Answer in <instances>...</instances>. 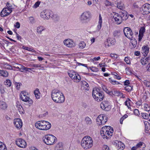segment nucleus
Returning a JSON list of instances; mask_svg holds the SVG:
<instances>
[{"mask_svg": "<svg viewBox=\"0 0 150 150\" xmlns=\"http://www.w3.org/2000/svg\"><path fill=\"white\" fill-rule=\"evenodd\" d=\"M99 18L98 23L97 26L98 30H99L100 29L102 26V20L100 14H99Z\"/></svg>", "mask_w": 150, "mask_h": 150, "instance_id": "23", "label": "nucleus"}, {"mask_svg": "<svg viewBox=\"0 0 150 150\" xmlns=\"http://www.w3.org/2000/svg\"><path fill=\"white\" fill-rule=\"evenodd\" d=\"M121 13L122 14H120V16L122 20L125 21L128 18L127 12L125 11H123L121 12Z\"/></svg>", "mask_w": 150, "mask_h": 150, "instance_id": "20", "label": "nucleus"}, {"mask_svg": "<svg viewBox=\"0 0 150 150\" xmlns=\"http://www.w3.org/2000/svg\"><path fill=\"white\" fill-rule=\"evenodd\" d=\"M144 84L147 87H150V82L144 80Z\"/></svg>", "mask_w": 150, "mask_h": 150, "instance_id": "48", "label": "nucleus"}, {"mask_svg": "<svg viewBox=\"0 0 150 150\" xmlns=\"http://www.w3.org/2000/svg\"><path fill=\"white\" fill-rule=\"evenodd\" d=\"M142 10L144 14H148L150 13V4L146 3L143 5Z\"/></svg>", "mask_w": 150, "mask_h": 150, "instance_id": "13", "label": "nucleus"}, {"mask_svg": "<svg viewBox=\"0 0 150 150\" xmlns=\"http://www.w3.org/2000/svg\"><path fill=\"white\" fill-rule=\"evenodd\" d=\"M40 3V1H38L36 2L33 6L35 8H37L38 6H39Z\"/></svg>", "mask_w": 150, "mask_h": 150, "instance_id": "55", "label": "nucleus"}, {"mask_svg": "<svg viewBox=\"0 0 150 150\" xmlns=\"http://www.w3.org/2000/svg\"><path fill=\"white\" fill-rule=\"evenodd\" d=\"M140 2H138L134 4L133 6L135 8H139L138 5L139 4Z\"/></svg>", "mask_w": 150, "mask_h": 150, "instance_id": "58", "label": "nucleus"}, {"mask_svg": "<svg viewBox=\"0 0 150 150\" xmlns=\"http://www.w3.org/2000/svg\"><path fill=\"white\" fill-rule=\"evenodd\" d=\"M29 20L30 22L32 23H34V19L33 17H31L29 18Z\"/></svg>", "mask_w": 150, "mask_h": 150, "instance_id": "61", "label": "nucleus"}, {"mask_svg": "<svg viewBox=\"0 0 150 150\" xmlns=\"http://www.w3.org/2000/svg\"><path fill=\"white\" fill-rule=\"evenodd\" d=\"M14 124L16 127L20 129L22 126V120L20 119H16L14 120Z\"/></svg>", "mask_w": 150, "mask_h": 150, "instance_id": "16", "label": "nucleus"}, {"mask_svg": "<svg viewBox=\"0 0 150 150\" xmlns=\"http://www.w3.org/2000/svg\"><path fill=\"white\" fill-rule=\"evenodd\" d=\"M0 150H7L5 144L1 142H0Z\"/></svg>", "mask_w": 150, "mask_h": 150, "instance_id": "34", "label": "nucleus"}, {"mask_svg": "<svg viewBox=\"0 0 150 150\" xmlns=\"http://www.w3.org/2000/svg\"><path fill=\"white\" fill-rule=\"evenodd\" d=\"M16 144L19 147L25 148L26 146V143L25 141L22 139H16Z\"/></svg>", "mask_w": 150, "mask_h": 150, "instance_id": "12", "label": "nucleus"}, {"mask_svg": "<svg viewBox=\"0 0 150 150\" xmlns=\"http://www.w3.org/2000/svg\"><path fill=\"white\" fill-rule=\"evenodd\" d=\"M4 84L7 86L9 87L11 85V82L10 80L7 79L6 81L4 82Z\"/></svg>", "mask_w": 150, "mask_h": 150, "instance_id": "40", "label": "nucleus"}, {"mask_svg": "<svg viewBox=\"0 0 150 150\" xmlns=\"http://www.w3.org/2000/svg\"><path fill=\"white\" fill-rule=\"evenodd\" d=\"M146 69L147 71L150 72V62L146 66Z\"/></svg>", "mask_w": 150, "mask_h": 150, "instance_id": "62", "label": "nucleus"}, {"mask_svg": "<svg viewBox=\"0 0 150 150\" xmlns=\"http://www.w3.org/2000/svg\"><path fill=\"white\" fill-rule=\"evenodd\" d=\"M44 137L43 141L45 144L48 145H52L57 141L56 137L52 134L46 135Z\"/></svg>", "mask_w": 150, "mask_h": 150, "instance_id": "6", "label": "nucleus"}, {"mask_svg": "<svg viewBox=\"0 0 150 150\" xmlns=\"http://www.w3.org/2000/svg\"><path fill=\"white\" fill-rule=\"evenodd\" d=\"M129 101H131L129 99V98H127V99L125 101V105L127 106L129 109L130 108V107H129L130 104V103L129 102Z\"/></svg>", "mask_w": 150, "mask_h": 150, "instance_id": "46", "label": "nucleus"}, {"mask_svg": "<svg viewBox=\"0 0 150 150\" xmlns=\"http://www.w3.org/2000/svg\"><path fill=\"white\" fill-rule=\"evenodd\" d=\"M108 94L110 95H113L114 96H121L122 95L123 96V93H121L119 91H110L109 92H108Z\"/></svg>", "mask_w": 150, "mask_h": 150, "instance_id": "17", "label": "nucleus"}, {"mask_svg": "<svg viewBox=\"0 0 150 150\" xmlns=\"http://www.w3.org/2000/svg\"><path fill=\"white\" fill-rule=\"evenodd\" d=\"M142 53H144L145 54V55H147V54L149 53V47L146 45L144 46L142 48Z\"/></svg>", "mask_w": 150, "mask_h": 150, "instance_id": "21", "label": "nucleus"}, {"mask_svg": "<svg viewBox=\"0 0 150 150\" xmlns=\"http://www.w3.org/2000/svg\"><path fill=\"white\" fill-rule=\"evenodd\" d=\"M103 150H109V147L106 145H104L103 146Z\"/></svg>", "mask_w": 150, "mask_h": 150, "instance_id": "60", "label": "nucleus"}, {"mask_svg": "<svg viewBox=\"0 0 150 150\" xmlns=\"http://www.w3.org/2000/svg\"><path fill=\"white\" fill-rule=\"evenodd\" d=\"M117 142V143H116V144H117V149L118 150L119 149L120 150H123L125 147L124 144L121 141H118Z\"/></svg>", "mask_w": 150, "mask_h": 150, "instance_id": "18", "label": "nucleus"}, {"mask_svg": "<svg viewBox=\"0 0 150 150\" xmlns=\"http://www.w3.org/2000/svg\"><path fill=\"white\" fill-rule=\"evenodd\" d=\"M110 56L112 58L114 59H116L117 57V55L115 54L111 53L110 54Z\"/></svg>", "mask_w": 150, "mask_h": 150, "instance_id": "50", "label": "nucleus"}, {"mask_svg": "<svg viewBox=\"0 0 150 150\" xmlns=\"http://www.w3.org/2000/svg\"><path fill=\"white\" fill-rule=\"evenodd\" d=\"M144 109L146 111H150V106L149 105L145 103L143 105Z\"/></svg>", "mask_w": 150, "mask_h": 150, "instance_id": "30", "label": "nucleus"}, {"mask_svg": "<svg viewBox=\"0 0 150 150\" xmlns=\"http://www.w3.org/2000/svg\"><path fill=\"white\" fill-rule=\"evenodd\" d=\"M92 94L95 100L98 102L102 101L104 97L103 92L101 91L99 88H93Z\"/></svg>", "mask_w": 150, "mask_h": 150, "instance_id": "4", "label": "nucleus"}, {"mask_svg": "<svg viewBox=\"0 0 150 150\" xmlns=\"http://www.w3.org/2000/svg\"><path fill=\"white\" fill-rule=\"evenodd\" d=\"M64 43L65 45L68 47H72L75 45L74 42L70 39H66L64 41Z\"/></svg>", "mask_w": 150, "mask_h": 150, "instance_id": "14", "label": "nucleus"}, {"mask_svg": "<svg viewBox=\"0 0 150 150\" xmlns=\"http://www.w3.org/2000/svg\"><path fill=\"white\" fill-rule=\"evenodd\" d=\"M45 29L42 26H40L37 28V32L40 33V34Z\"/></svg>", "mask_w": 150, "mask_h": 150, "instance_id": "39", "label": "nucleus"}, {"mask_svg": "<svg viewBox=\"0 0 150 150\" xmlns=\"http://www.w3.org/2000/svg\"><path fill=\"white\" fill-rule=\"evenodd\" d=\"M105 4L106 6L112 5L111 3L107 0H105Z\"/></svg>", "mask_w": 150, "mask_h": 150, "instance_id": "54", "label": "nucleus"}, {"mask_svg": "<svg viewBox=\"0 0 150 150\" xmlns=\"http://www.w3.org/2000/svg\"><path fill=\"white\" fill-rule=\"evenodd\" d=\"M145 32V28L144 27H141V29H140L139 31V34H143V33Z\"/></svg>", "mask_w": 150, "mask_h": 150, "instance_id": "51", "label": "nucleus"}, {"mask_svg": "<svg viewBox=\"0 0 150 150\" xmlns=\"http://www.w3.org/2000/svg\"><path fill=\"white\" fill-rule=\"evenodd\" d=\"M110 40L107 39V41L105 42L104 43V46H105V47L109 46H110V45H109V43Z\"/></svg>", "mask_w": 150, "mask_h": 150, "instance_id": "52", "label": "nucleus"}, {"mask_svg": "<svg viewBox=\"0 0 150 150\" xmlns=\"http://www.w3.org/2000/svg\"><path fill=\"white\" fill-rule=\"evenodd\" d=\"M81 145L82 147L85 149L91 148L93 145L92 138L88 136L84 137L81 140Z\"/></svg>", "mask_w": 150, "mask_h": 150, "instance_id": "3", "label": "nucleus"}, {"mask_svg": "<svg viewBox=\"0 0 150 150\" xmlns=\"http://www.w3.org/2000/svg\"><path fill=\"white\" fill-rule=\"evenodd\" d=\"M143 144V142H140L139 143L137 144L136 146L137 148H140L142 145Z\"/></svg>", "mask_w": 150, "mask_h": 150, "instance_id": "59", "label": "nucleus"}, {"mask_svg": "<svg viewBox=\"0 0 150 150\" xmlns=\"http://www.w3.org/2000/svg\"><path fill=\"white\" fill-rule=\"evenodd\" d=\"M149 57H147L145 58H144L141 59V62L142 65H145L149 62Z\"/></svg>", "mask_w": 150, "mask_h": 150, "instance_id": "24", "label": "nucleus"}, {"mask_svg": "<svg viewBox=\"0 0 150 150\" xmlns=\"http://www.w3.org/2000/svg\"><path fill=\"white\" fill-rule=\"evenodd\" d=\"M45 12L46 10L44 11L41 12L40 14L41 17L44 19H48V16L47 17V16H46V14H47V13Z\"/></svg>", "mask_w": 150, "mask_h": 150, "instance_id": "28", "label": "nucleus"}, {"mask_svg": "<svg viewBox=\"0 0 150 150\" xmlns=\"http://www.w3.org/2000/svg\"><path fill=\"white\" fill-rule=\"evenodd\" d=\"M125 62L127 64H129L130 63V61L129 59H128V58L127 57H126L125 58Z\"/></svg>", "mask_w": 150, "mask_h": 150, "instance_id": "63", "label": "nucleus"}, {"mask_svg": "<svg viewBox=\"0 0 150 150\" xmlns=\"http://www.w3.org/2000/svg\"><path fill=\"white\" fill-rule=\"evenodd\" d=\"M124 5L121 1L118 2L117 7L120 9H122L123 8Z\"/></svg>", "mask_w": 150, "mask_h": 150, "instance_id": "35", "label": "nucleus"}, {"mask_svg": "<svg viewBox=\"0 0 150 150\" xmlns=\"http://www.w3.org/2000/svg\"><path fill=\"white\" fill-rule=\"evenodd\" d=\"M131 40V43L133 46V48H135L137 44V41L136 39L133 38L132 39H130Z\"/></svg>", "mask_w": 150, "mask_h": 150, "instance_id": "31", "label": "nucleus"}, {"mask_svg": "<svg viewBox=\"0 0 150 150\" xmlns=\"http://www.w3.org/2000/svg\"><path fill=\"white\" fill-rule=\"evenodd\" d=\"M16 107L18 110L20 114H22L24 113L23 112L24 111L21 105L17 104L16 105Z\"/></svg>", "mask_w": 150, "mask_h": 150, "instance_id": "25", "label": "nucleus"}, {"mask_svg": "<svg viewBox=\"0 0 150 150\" xmlns=\"http://www.w3.org/2000/svg\"><path fill=\"white\" fill-rule=\"evenodd\" d=\"M144 124L145 129L148 130V129H149L150 128L149 123L147 122H144Z\"/></svg>", "mask_w": 150, "mask_h": 150, "instance_id": "41", "label": "nucleus"}, {"mask_svg": "<svg viewBox=\"0 0 150 150\" xmlns=\"http://www.w3.org/2000/svg\"><path fill=\"white\" fill-rule=\"evenodd\" d=\"M68 75L72 79H74V77L78 76V74L73 71H71L68 73Z\"/></svg>", "mask_w": 150, "mask_h": 150, "instance_id": "22", "label": "nucleus"}, {"mask_svg": "<svg viewBox=\"0 0 150 150\" xmlns=\"http://www.w3.org/2000/svg\"><path fill=\"white\" fill-rule=\"evenodd\" d=\"M86 45V44L83 41L81 42L79 44V47L81 49L84 48Z\"/></svg>", "mask_w": 150, "mask_h": 150, "instance_id": "37", "label": "nucleus"}, {"mask_svg": "<svg viewBox=\"0 0 150 150\" xmlns=\"http://www.w3.org/2000/svg\"><path fill=\"white\" fill-rule=\"evenodd\" d=\"M12 12L11 8H5L1 12L0 15L2 17H6L9 15Z\"/></svg>", "mask_w": 150, "mask_h": 150, "instance_id": "11", "label": "nucleus"}, {"mask_svg": "<svg viewBox=\"0 0 150 150\" xmlns=\"http://www.w3.org/2000/svg\"><path fill=\"white\" fill-rule=\"evenodd\" d=\"M125 89L126 91L129 92L132 89V87L129 86H127L125 87Z\"/></svg>", "mask_w": 150, "mask_h": 150, "instance_id": "47", "label": "nucleus"}, {"mask_svg": "<svg viewBox=\"0 0 150 150\" xmlns=\"http://www.w3.org/2000/svg\"><path fill=\"white\" fill-rule=\"evenodd\" d=\"M31 66L32 67H39L42 68H43V67L42 66L41 64H33Z\"/></svg>", "mask_w": 150, "mask_h": 150, "instance_id": "45", "label": "nucleus"}, {"mask_svg": "<svg viewBox=\"0 0 150 150\" xmlns=\"http://www.w3.org/2000/svg\"><path fill=\"white\" fill-rule=\"evenodd\" d=\"M108 102L104 101L101 103L100 104L101 108L103 110L105 109L109 105Z\"/></svg>", "mask_w": 150, "mask_h": 150, "instance_id": "19", "label": "nucleus"}, {"mask_svg": "<svg viewBox=\"0 0 150 150\" xmlns=\"http://www.w3.org/2000/svg\"><path fill=\"white\" fill-rule=\"evenodd\" d=\"M28 93L24 91L22 92L21 93V98L23 101L28 102L29 104H31L33 103V101L31 99L29 98Z\"/></svg>", "mask_w": 150, "mask_h": 150, "instance_id": "7", "label": "nucleus"}, {"mask_svg": "<svg viewBox=\"0 0 150 150\" xmlns=\"http://www.w3.org/2000/svg\"><path fill=\"white\" fill-rule=\"evenodd\" d=\"M113 130L112 127L110 126L103 127L100 131V134L103 138L109 139L112 135Z\"/></svg>", "mask_w": 150, "mask_h": 150, "instance_id": "2", "label": "nucleus"}, {"mask_svg": "<svg viewBox=\"0 0 150 150\" xmlns=\"http://www.w3.org/2000/svg\"><path fill=\"white\" fill-rule=\"evenodd\" d=\"M85 121L86 124L87 125H91L92 124V120L88 117H87L85 118Z\"/></svg>", "mask_w": 150, "mask_h": 150, "instance_id": "26", "label": "nucleus"}, {"mask_svg": "<svg viewBox=\"0 0 150 150\" xmlns=\"http://www.w3.org/2000/svg\"><path fill=\"white\" fill-rule=\"evenodd\" d=\"M123 31L125 36L130 39H132L133 38V33L131 28L128 27L124 28Z\"/></svg>", "mask_w": 150, "mask_h": 150, "instance_id": "9", "label": "nucleus"}, {"mask_svg": "<svg viewBox=\"0 0 150 150\" xmlns=\"http://www.w3.org/2000/svg\"><path fill=\"white\" fill-rule=\"evenodd\" d=\"M120 32L118 30L115 31L113 33V35L114 37L118 36L119 35Z\"/></svg>", "mask_w": 150, "mask_h": 150, "instance_id": "49", "label": "nucleus"}, {"mask_svg": "<svg viewBox=\"0 0 150 150\" xmlns=\"http://www.w3.org/2000/svg\"><path fill=\"white\" fill-rule=\"evenodd\" d=\"M91 13L89 12L86 11L83 13L80 17V20L82 22H86L91 18Z\"/></svg>", "mask_w": 150, "mask_h": 150, "instance_id": "10", "label": "nucleus"}, {"mask_svg": "<svg viewBox=\"0 0 150 150\" xmlns=\"http://www.w3.org/2000/svg\"><path fill=\"white\" fill-rule=\"evenodd\" d=\"M109 81L112 84L115 85V84H120V83L118 81H116L115 80H112L111 78H110L109 79Z\"/></svg>", "mask_w": 150, "mask_h": 150, "instance_id": "38", "label": "nucleus"}, {"mask_svg": "<svg viewBox=\"0 0 150 150\" xmlns=\"http://www.w3.org/2000/svg\"><path fill=\"white\" fill-rule=\"evenodd\" d=\"M17 66H18V67H17L18 69H19V70L21 72H23V71L25 70L26 69V67L20 64H18Z\"/></svg>", "mask_w": 150, "mask_h": 150, "instance_id": "32", "label": "nucleus"}, {"mask_svg": "<svg viewBox=\"0 0 150 150\" xmlns=\"http://www.w3.org/2000/svg\"><path fill=\"white\" fill-rule=\"evenodd\" d=\"M0 75L4 77H6L8 75V73L6 71L0 70Z\"/></svg>", "mask_w": 150, "mask_h": 150, "instance_id": "27", "label": "nucleus"}, {"mask_svg": "<svg viewBox=\"0 0 150 150\" xmlns=\"http://www.w3.org/2000/svg\"><path fill=\"white\" fill-rule=\"evenodd\" d=\"M35 127L38 129L43 130L49 129L51 127V124L49 122L45 121H39L35 124Z\"/></svg>", "mask_w": 150, "mask_h": 150, "instance_id": "5", "label": "nucleus"}, {"mask_svg": "<svg viewBox=\"0 0 150 150\" xmlns=\"http://www.w3.org/2000/svg\"><path fill=\"white\" fill-rule=\"evenodd\" d=\"M107 120L108 117L104 115H100L97 118V123L99 125H104L107 122Z\"/></svg>", "mask_w": 150, "mask_h": 150, "instance_id": "8", "label": "nucleus"}, {"mask_svg": "<svg viewBox=\"0 0 150 150\" xmlns=\"http://www.w3.org/2000/svg\"><path fill=\"white\" fill-rule=\"evenodd\" d=\"M15 26L16 28H18L20 27V23L18 22H17L14 25Z\"/></svg>", "mask_w": 150, "mask_h": 150, "instance_id": "64", "label": "nucleus"}, {"mask_svg": "<svg viewBox=\"0 0 150 150\" xmlns=\"http://www.w3.org/2000/svg\"><path fill=\"white\" fill-rule=\"evenodd\" d=\"M82 84L86 90H88L89 89V85L86 81H82Z\"/></svg>", "mask_w": 150, "mask_h": 150, "instance_id": "29", "label": "nucleus"}, {"mask_svg": "<svg viewBox=\"0 0 150 150\" xmlns=\"http://www.w3.org/2000/svg\"><path fill=\"white\" fill-rule=\"evenodd\" d=\"M134 113L136 115H139V110L137 109H135L134 111Z\"/></svg>", "mask_w": 150, "mask_h": 150, "instance_id": "57", "label": "nucleus"}, {"mask_svg": "<svg viewBox=\"0 0 150 150\" xmlns=\"http://www.w3.org/2000/svg\"><path fill=\"white\" fill-rule=\"evenodd\" d=\"M113 18L117 24H120L122 23V21H123L120 16L117 13L114 14L113 16Z\"/></svg>", "mask_w": 150, "mask_h": 150, "instance_id": "15", "label": "nucleus"}, {"mask_svg": "<svg viewBox=\"0 0 150 150\" xmlns=\"http://www.w3.org/2000/svg\"><path fill=\"white\" fill-rule=\"evenodd\" d=\"M17 66H18V67H17L18 69H19V70L21 72H23V71L25 70L26 69V67L20 64H18Z\"/></svg>", "mask_w": 150, "mask_h": 150, "instance_id": "33", "label": "nucleus"}, {"mask_svg": "<svg viewBox=\"0 0 150 150\" xmlns=\"http://www.w3.org/2000/svg\"><path fill=\"white\" fill-rule=\"evenodd\" d=\"M23 48L24 49L27 50L29 51H31V52H34L35 53H36V52L35 50H34L33 49H32L29 48V47H25V46H23Z\"/></svg>", "mask_w": 150, "mask_h": 150, "instance_id": "42", "label": "nucleus"}, {"mask_svg": "<svg viewBox=\"0 0 150 150\" xmlns=\"http://www.w3.org/2000/svg\"><path fill=\"white\" fill-rule=\"evenodd\" d=\"M74 82H78L80 81L81 80V77L78 74V76L76 75V76L74 77V79H72Z\"/></svg>", "mask_w": 150, "mask_h": 150, "instance_id": "36", "label": "nucleus"}, {"mask_svg": "<svg viewBox=\"0 0 150 150\" xmlns=\"http://www.w3.org/2000/svg\"><path fill=\"white\" fill-rule=\"evenodd\" d=\"M0 106L1 107V108L4 110L6 109L7 107L6 105L4 102H2L0 103Z\"/></svg>", "mask_w": 150, "mask_h": 150, "instance_id": "44", "label": "nucleus"}, {"mask_svg": "<svg viewBox=\"0 0 150 150\" xmlns=\"http://www.w3.org/2000/svg\"><path fill=\"white\" fill-rule=\"evenodd\" d=\"M108 39L110 40V44L114 45L115 43V39Z\"/></svg>", "mask_w": 150, "mask_h": 150, "instance_id": "53", "label": "nucleus"}, {"mask_svg": "<svg viewBox=\"0 0 150 150\" xmlns=\"http://www.w3.org/2000/svg\"><path fill=\"white\" fill-rule=\"evenodd\" d=\"M51 97L53 100L56 103H63L65 100L64 95L58 90L54 89L52 91Z\"/></svg>", "mask_w": 150, "mask_h": 150, "instance_id": "1", "label": "nucleus"}, {"mask_svg": "<svg viewBox=\"0 0 150 150\" xmlns=\"http://www.w3.org/2000/svg\"><path fill=\"white\" fill-rule=\"evenodd\" d=\"M142 116L143 118L145 119H149V116L148 114L146 113H142Z\"/></svg>", "mask_w": 150, "mask_h": 150, "instance_id": "43", "label": "nucleus"}, {"mask_svg": "<svg viewBox=\"0 0 150 150\" xmlns=\"http://www.w3.org/2000/svg\"><path fill=\"white\" fill-rule=\"evenodd\" d=\"M4 67L7 69H12V67L10 65L7 64H5L4 65Z\"/></svg>", "mask_w": 150, "mask_h": 150, "instance_id": "56", "label": "nucleus"}]
</instances>
